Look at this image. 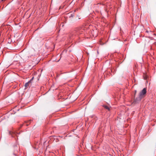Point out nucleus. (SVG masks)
Returning <instances> with one entry per match:
<instances>
[{"label": "nucleus", "instance_id": "obj_1", "mask_svg": "<svg viewBox=\"0 0 156 156\" xmlns=\"http://www.w3.org/2000/svg\"><path fill=\"white\" fill-rule=\"evenodd\" d=\"M83 31V29L82 28H76L69 34V38L70 39H73L79 34H82Z\"/></svg>", "mask_w": 156, "mask_h": 156}, {"label": "nucleus", "instance_id": "obj_2", "mask_svg": "<svg viewBox=\"0 0 156 156\" xmlns=\"http://www.w3.org/2000/svg\"><path fill=\"white\" fill-rule=\"evenodd\" d=\"M147 92L146 89L144 88L143 90L140 93L139 96L134 101L136 103H138L141 99L144 97V95Z\"/></svg>", "mask_w": 156, "mask_h": 156}, {"label": "nucleus", "instance_id": "obj_3", "mask_svg": "<svg viewBox=\"0 0 156 156\" xmlns=\"http://www.w3.org/2000/svg\"><path fill=\"white\" fill-rule=\"evenodd\" d=\"M30 81H29L27 82L26 83L25 85L24 86L25 87V89H26L29 86L30 84Z\"/></svg>", "mask_w": 156, "mask_h": 156}, {"label": "nucleus", "instance_id": "obj_4", "mask_svg": "<svg viewBox=\"0 0 156 156\" xmlns=\"http://www.w3.org/2000/svg\"><path fill=\"white\" fill-rule=\"evenodd\" d=\"M103 107H104L105 108L108 110L109 111H110V108H109L108 106L104 105H103Z\"/></svg>", "mask_w": 156, "mask_h": 156}, {"label": "nucleus", "instance_id": "obj_5", "mask_svg": "<svg viewBox=\"0 0 156 156\" xmlns=\"http://www.w3.org/2000/svg\"><path fill=\"white\" fill-rule=\"evenodd\" d=\"M74 13L71 14V15L69 16L70 17H73L74 16Z\"/></svg>", "mask_w": 156, "mask_h": 156}, {"label": "nucleus", "instance_id": "obj_6", "mask_svg": "<svg viewBox=\"0 0 156 156\" xmlns=\"http://www.w3.org/2000/svg\"><path fill=\"white\" fill-rule=\"evenodd\" d=\"M34 79V77H33L30 80V83H31V81L33 80V79Z\"/></svg>", "mask_w": 156, "mask_h": 156}, {"label": "nucleus", "instance_id": "obj_7", "mask_svg": "<svg viewBox=\"0 0 156 156\" xmlns=\"http://www.w3.org/2000/svg\"><path fill=\"white\" fill-rule=\"evenodd\" d=\"M136 90H135V93H136Z\"/></svg>", "mask_w": 156, "mask_h": 156}, {"label": "nucleus", "instance_id": "obj_8", "mask_svg": "<svg viewBox=\"0 0 156 156\" xmlns=\"http://www.w3.org/2000/svg\"><path fill=\"white\" fill-rule=\"evenodd\" d=\"M146 32H147V33H148V31H146Z\"/></svg>", "mask_w": 156, "mask_h": 156}, {"label": "nucleus", "instance_id": "obj_9", "mask_svg": "<svg viewBox=\"0 0 156 156\" xmlns=\"http://www.w3.org/2000/svg\"><path fill=\"white\" fill-rule=\"evenodd\" d=\"M78 10V9H77L76 10H75L74 12H75L76 10Z\"/></svg>", "mask_w": 156, "mask_h": 156}]
</instances>
